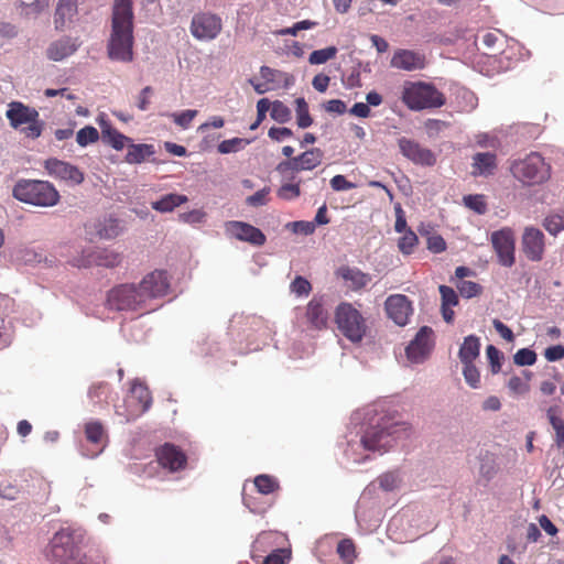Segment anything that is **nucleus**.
<instances>
[{
  "label": "nucleus",
  "instance_id": "f257e3e1",
  "mask_svg": "<svg viewBox=\"0 0 564 564\" xmlns=\"http://www.w3.org/2000/svg\"><path fill=\"white\" fill-rule=\"evenodd\" d=\"M133 2L113 0L111 31L107 43V54L111 61L130 63L133 61Z\"/></svg>",
  "mask_w": 564,
  "mask_h": 564
},
{
  "label": "nucleus",
  "instance_id": "f03ea898",
  "mask_svg": "<svg viewBox=\"0 0 564 564\" xmlns=\"http://www.w3.org/2000/svg\"><path fill=\"white\" fill-rule=\"evenodd\" d=\"M12 196L21 203L36 207H53L61 199L57 188L51 182L28 178H21L14 184Z\"/></svg>",
  "mask_w": 564,
  "mask_h": 564
},
{
  "label": "nucleus",
  "instance_id": "7ed1b4c3",
  "mask_svg": "<svg viewBox=\"0 0 564 564\" xmlns=\"http://www.w3.org/2000/svg\"><path fill=\"white\" fill-rule=\"evenodd\" d=\"M401 99L411 110L440 108L445 105V95L433 84L425 82H405Z\"/></svg>",
  "mask_w": 564,
  "mask_h": 564
},
{
  "label": "nucleus",
  "instance_id": "20e7f679",
  "mask_svg": "<svg viewBox=\"0 0 564 564\" xmlns=\"http://www.w3.org/2000/svg\"><path fill=\"white\" fill-rule=\"evenodd\" d=\"M6 117L10 126L20 131L30 139L41 137L44 129V121L40 119V113L35 108L29 107L21 101H11L8 105Z\"/></svg>",
  "mask_w": 564,
  "mask_h": 564
},
{
  "label": "nucleus",
  "instance_id": "39448f33",
  "mask_svg": "<svg viewBox=\"0 0 564 564\" xmlns=\"http://www.w3.org/2000/svg\"><path fill=\"white\" fill-rule=\"evenodd\" d=\"M335 323L343 336L351 343H360L366 335V319L351 303L338 304L335 310Z\"/></svg>",
  "mask_w": 564,
  "mask_h": 564
},
{
  "label": "nucleus",
  "instance_id": "423d86ee",
  "mask_svg": "<svg viewBox=\"0 0 564 564\" xmlns=\"http://www.w3.org/2000/svg\"><path fill=\"white\" fill-rule=\"evenodd\" d=\"M510 171L517 180L527 185L540 184L550 177V165L536 152L528 154L522 160L514 161Z\"/></svg>",
  "mask_w": 564,
  "mask_h": 564
},
{
  "label": "nucleus",
  "instance_id": "0eeeda50",
  "mask_svg": "<svg viewBox=\"0 0 564 564\" xmlns=\"http://www.w3.org/2000/svg\"><path fill=\"white\" fill-rule=\"evenodd\" d=\"M408 431L405 423H382L369 427L361 437L362 446L368 451H387L393 442Z\"/></svg>",
  "mask_w": 564,
  "mask_h": 564
},
{
  "label": "nucleus",
  "instance_id": "6e6552de",
  "mask_svg": "<svg viewBox=\"0 0 564 564\" xmlns=\"http://www.w3.org/2000/svg\"><path fill=\"white\" fill-rule=\"evenodd\" d=\"M107 302L109 307L116 311L149 310V305L135 283H123L112 288L108 292Z\"/></svg>",
  "mask_w": 564,
  "mask_h": 564
},
{
  "label": "nucleus",
  "instance_id": "1a4fd4ad",
  "mask_svg": "<svg viewBox=\"0 0 564 564\" xmlns=\"http://www.w3.org/2000/svg\"><path fill=\"white\" fill-rule=\"evenodd\" d=\"M52 555L59 564H91L80 552L73 533L68 529L56 532L51 542Z\"/></svg>",
  "mask_w": 564,
  "mask_h": 564
},
{
  "label": "nucleus",
  "instance_id": "9d476101",
  "mask_svg": "<svg viewBox=\"0 0 564 564\" xmlns=\"http://www.w3.org/2000/svg\"><path fill=\"white\" fill-rule=\"evenodd\" d=\"M223 30L221 18L212 12L195 13L191 21L189 31L198 41H213Z\"/></svg>",
  "mask_w": 564,
  "mask_h": 564
},
{
  "label": "nucleus",
  "instance_id": "9b49d317",
  "mask_svg": "<svg viewBox=\"0 0 564 564\" xmlns=\"http://www.w3.org/2000/svg\"><path fill=\"white\" fill-rule=\"evenodd\" d=\"M260 78L262 79V82H259L254 78L249 79L250 85L259 95H263L281 86L288 88L294 83L293 75L279 69L271 68L269 66L260 67Z\"/></svg>",
  "mask_w": 564,
  "mask_h": 564
},
{
  "label": "nucleus",
  "instance_id": "f8f14e48",
  "mask_svg": "<svg viewBox=\"0 0 564 564\" xmlns=\"http://www.w3.org/2000/svg\"><path fill=\"white\" fill-rule=\"evenodd\" d=\"M170 279L165 270H153L143 276L138 284L145 302L161 299L167 295L170 291Z\"/></svg>",
  "mask_w": 564,
  "mask_h": 564
},
{
  "label": "nucleus",
  "instance_id": "ddd939ff",
  "mask_svg": "<svg viewBox=\"0 0 564 564\" xmlns=\"http://www.w3.org/2000/svg\"><path fill=\"white\" fill-rule=\"evenodd\" d=\"M155 458L160 467L170 473H177L187 467V455L172 443H164L155 448Z\"/></svg>",
  "mask_w": 564,
  "mask_h": 564
},
{
  "label": "nucleus",
  "instance_id": "4468645a",
  "mask_svg": "<svg viewBox=\"0 0 564 564\" xmlns=\"http://www.w3.org/2000/svg\"><path fill=\"white\" fill-rule=\"evenodd\" d=\"M43 166L50 176L72 185H79L85 180L84 172L76 165L56 158L45 160Z\"/></svg>",
  "mask_w": 564,
  "mask_h": 564
},
{
  "label": "nucleus",
  "instance_id": "2eb2a0df",
  "mask_svg": "<svg viewBox=\"0 0 564 564\" xmlns=\"http://www.w3.org/2000/svg\"><path fill=\"white\" fill-rule=\"evenodd\" d=\"M401 154L416 165L433 166L436 163L434 152L417 141L402 137L398 140Z\"/></svg>",
  "mask_w": 564,
  "mask_h": 564
},
{
  "label": "nucleus",
  "instance_id": "dca6fc26",
  "mask_svg": "<svg viewBox=\"0 0 564 564\" xmlns=\"http://www.w3.org/2000/svg\"><path fill=\"white\" fill-rule=\"evenodd\" d=\"M491 243L497 252L499 263L512 267L514 263V237L510 228H502L491 235Z\"/></svg>",
  "mask_w": 564,
  "mask_h": 564
},
{
  "label": "nucleus",
  "instance_id": "f3484780",
  "mask_svg": "<svg viewBox=\"0 0 564 564\" xmlns=\"http://www.w3.org/2000/svg\"><path fill=\"white\" fill-rule=\"evenodd\" d=\"M323 152L318 148H313L303 152L301 155L278 164L276 171L285 173L286 171L301 172L311 171L322 163Z\"/></svg>",
  "mask_w": 564,
  "mask_h": 564
},
{
  "label": "nucleus",
  "instance_id": "a211bd4d",
  "mask_svg": "<svg viewBox=\"0 0 564 564\" xmlns=\"http://www.w3.org/2000/svg\"><path fill=\"white\" fill-rule=\"evenodd\" d=\"M121 262V257L119 253L108 250V249H89L84 251L83 258L78 260H74L73 264L80 267H106V268H115L119 265Z\"/></svg>",
  "mask_w": 564,
  "mask_h": 564
},
{
  "label": "nucleus",
  "instance_id": "6ab92c4d",
  "mask_svg": "<svg viewBox=\"0 0 564 564\" xmlns=\"http://www.w3.org/2000/svg\"><path fill=\"white\" fill-rule=\"evenodd\" d=\"M384 308L389 318L397 325L404 326L413 313L412 302L403 294H392L387 297Z\"/></svg>",
  "mask_w": 564,
  "mask_h": 564
},
{
  "label": "nucleus",
  "instance_id": "aec40b11",
  "mask_svg": "<svg viewBox=\"0 0 564 564\" xmlns=\"http://www.w3.org/2000/svg\"><path fill=\"white\" fill-rule=\"evenodd\" d=\"M433 330L429 326H423L417 332L415 338L408 345L405 352L409 360L413 362L423 361L433 348Z\"/></svg>",
  "mask_w": 564,
  "mask_h": 564
},
{
  "label": "nucleus",
  "instance_id": "412c9836",
  "mask_svg": "<svg viewBox=\"0 0 564 564\" xmlns=\"http://www.w3.org/2000/svg\"><path fill=\"white\" fill-rule=\"evenodd\" d=\"M225 229L231 237H235L240 241L249 242L253 246L260 247L265 242V236L259 228L243 221H227L225 224Z\"/></svg>",
  "mask_w": 564,
  "mask_h": 564
},
{
  "label": "nucleus",
  "instance_id": "4be33fe9",
  "mask_svg": "<svg viewBox=\"0 0 564 564\" xmlns=\"http://www.w3.org/2000/svg\"><path fill=\"white\" fill-rule=\"evenodd\" d=\"M521 247L524 256L531 261H541L544 254V234L534 227L524 228Z\"/></svg>",
  "mask_w": 564,
  "mask_h": 564
},
{
  "label": "nucleus",
  "instance_id": "5701e85b",
  "mask_svg": "<svg viewBox=\"0 0 564 564\" xmlns=\"http://www.w3.org/2000/svg\"><path fill=\"white\" fill-rule=\"evenodd\" d=\"M390 65L393 68L406 72L420 70L425 67L426 57L416 51L398 48L392 55Z\"/></svg>",
  "mask_w": 564,
  "mask_h": 564
},
{
  "label": "nucleus",
  "instance_id": "b1692460",
  "mask_svg": "<svg viewBox=\"0 0 564 564\" xmlns=\"http://www.w3.org/2000/svg\"><path fill=\"white\" fill-rule=\"evenodd\" d=\"M335 276L343 280L344 285L351 291H360L371 282V275L356 267L340 265L335 271Z\"/></svg>",
  "mask_w": 564,
  "mask_h": 564
},
{
  "label": "nucleus",
  "instance_id": "393cba45",
  "mask_svg": "<svg viewBox=\"0 0 564 564\" xmlns=\"http://www.w3.org/2000/svg\"><path fill=\"white\" fill-rule=\"evenodd\" d=\"M305 324L310 329L322 330L327 327L328 312L324 307L323 297L314 296L305 308Z\"/></svg>",
  "mask_w": 564,
  "mask_h": 564
},
{
  "label": "nucleus",
  "instance_id": "a878e982",
  "mask_svg": "<svg viewBox=\"0 0 564 564\" xmlns=\"http://www.w3.org/2000/svg\"><path fill=\"white\" fill-rule=\"evenodd\" d=\"M78 47L79 43L76 39L62 37L48 45L46 56L52 61L58 62L74 54Z\"/></svg>",
  "mask_w": 564,
  "mask_h": 564
},
{
  "label": "nucleus",
  "instance_id": "bb28decb",
  "mask_svg": "<svg viewBox=\"0 0 564 564\" xmlns=\"http://www.w3.org/2000/svg\"><path fill=\"white\" fill-rule=\"evenodd\" d=\"M78 10V0H58L55 10V29L63 30L68 21H70Z\"/></svg>",
  "mask_w": 564,
  "mask_h": 564
},
{
  "label": "nucleus",
  "instance_id": "cd10ccee",
  "mask_svg": "<svg viewBox=\"0 0 564 564\" xmlns=\"http://www.w3.org/2000/svg\"><path fill=\"white\" fill-rule=\"evenodd\" d=\"M497 169V156L495 153H476L473 158L474 175H491Z\"/></svg>",
  "mask_w": 564,
  "mask_h": 564
},
{
  "label": "nucleus",
  "instance_id": "c85d7f7f",
  "mask_svg": "<svg viewBox=\"0 0 564 564\" xmlns=\"http://www.w3.org/2000/svg\"><path fill=\"white\" fill-rule=\"evenodd\" d=\"M85 435L88 442L100 445V448L94 454H99L108 442L107 432L99 421H90L85 424Z\"/></svg>",
  "mask_w": 564,
  "mask_h": 564
},
{
  "label": "nucleus",
  "instance_id": "c756f323",
  "mask_svg": "<svg viewBox=\"0 0 564 564\" xmlns=\"http://www.w3.org/2000/svg\"><path fill=\"white\" fill-rule=\"evenodd\" d=\"M480 352V341L479 338L475 335H469L465 337L464 343L462 344L458 357L462 364H470L474 362Z\"/></svg>",
  "mask_w": 564,
  "mask_h": 564
},
{
  "label": "nucleus",
  "instance_id": "7c9ffc66",
  "mask_svg": "<svg viewBox=\"0 0 564 564\" xmlns=\"http://www.w3.org/2000/svg\"><path fill=\"white\" fill-rule=\"evenodd\" d=\"M130 399L138 402V411L140 413L148 411L152 402L151 392L148 387L137 380L131 384Z\"/></svg>",
  "mask_w": 564,
  "mask_h": 564
},
{
  "label": "nucleus",
  "instance_id": "2f4dec72",
  "mask_svg": "<svg viewBox=\"0 0 564 564\" xmlns=\"http://www.w3.org/2000/svg\"><path fill=\"white\" fill-rule=\"evenodd\" d=\"M187 200L188 198L185 195L171 193L162 196L155 202H152L151 207L160 213H170Z\"/></svg>",
  "mask_w": 564,
  "mask_h": 564
},
{
  "label": "nucleus",
  "instance_id": "473e14b6",
  "mask_svg": "<svg viewBox=\"0 0 564 564\" xmlns=\"http://www.w3.org/2000/svg\"><path fill=\"white\" fill-rule=\"evenodd\" d=\"M102 138L116 150H122L131 140L106 121H100Z\"/></svg>",
  "mask_w": 564,
  "mask_h": 564
},
{
  "label": "nucleus",
  "instance_id": "72a5a7b5",
  "mask_svg": "<svg viewBox=\"0 0 564 564\" xmlns=\"http://www.w3.org/2000/svg\"><path fill=\"white\" fill-rule=\"evenodd\" d=\"M155 153L152 144H130L126 154V162L129 164H140Z\"/></svg>",
  "mask_w": 564,
  "mask_h": 564
},
{
  "label": "nucleus",
  "instance_id": "f704fd0d",
  "mask_svg": "<svg viewBox=\"0 0 564 564\" xmlns=\"http://www.w3.org/2000/svg\"><path fill=\"white\" fill-rule=\"evenodd\" d=\"M498 464L492 454L487 453L480 459L479 475L487 482L494 479L498 473Z\"/></svg>",
  "mask_w": 564,
  "mask_h": 564
},
{
  "label": "nucleus",
  "instance_id": "c9c22d12",
  "mask_svg": "<svg viewBox=\"0 0 564 564\" xmlns=\"http://www.w3.org/2000/svg\"><path fill=\"white\" fill-rule=\"evenodd\" d=\"M296 123L300 128L305 129L313 124V118L308 111V105L303 97L295 99Z\"/></svg>",
  "mask_w": 564,
  "mask_h": 564
},
{
  "label": "nucleus",
  "instance_id": "e433bc0d",
  "mask_svg": "<svg viewBox=\"0 0 564 564\" xmlns=\"http://www.w3.org/2000/svg\"><path fill=\"white\" fill-rule=\"evenodd\" d=\"M253 482L257 490L262 495H270L280 489V485L276 478L270 475H259L254 478Z\"/></svg>",
  "mask_w": 564,
  "mask_h": 564
},
{
  "label": "nucleus",
  "instance_id": "4c0bfd02",
  "mask_svg": "<svg viewBox=\"0 0 564 564\" xmlns=\"http://www.w3.org/2000/svg\"><path fill=\"white\" fill-rule=\"evenodd\" d=\"M525 379L518 376H512L508 381V388L514 395H523L529 392L532 372L524 371Z\"/></svg>",
  "mask_w": 564,
  "mask_h": 564
},
{
  "label": "nucleus",
  "instance_id": "58836bf2",
  "mask_svg": "<svg viewBox=\"0 0 564 564\" xmlns=\"http://www.w3.org/2000/svg\"><path fill=\"white\" fill-rule=\"evenodd\" d=\"M270 116L273 120L279 123H285L291 120V110L280 100H274L271 102V112Z\"/></svg>",
  "mask_w": 564,
  "mask_h": 564
},
{
  "label": "nucleus",
  "instance_id": "ea45409f",
  "mask_svg": "<svg viewBox=\"0 0 564 564\" xmlns=\"http://www.w3.org/2000/svg\"><path fill=\"white\" fill-rule=\"evenodd\" d=\"M336 54H337V48L335 46H328L326 48L316 50L310 54L308 62L312 65L324 64L327 61L334 58L336 56Z\"/></svg>",
  "mask_w": 564,
  "mask_h": 564
},
{
  "label": "nucleus",
  "instance_id": "a19ab883",
  "mask_svg": "<svg viewBox=\"0 0 564 564\" xmlns=\"http://www.w3.org/2000/svg\"><path fill=\"white\" fill-rule=\"evenodd\" d=\"M99 139L98 130L91 126L82 128L76 134V141L80 147H86Z\"/></svg>",
  "mask_w": 564,
  "mask_h": 564
},
{
  "label": "nucleus",
  "instance_id": "79ce46f5",
  "mask_svg": "<svg viewBox=\"0 0 564 564\" xmlns=\"http://www.w3.org/2000/svg\"><path fill=\"white\" fill-rule=\"evenodd\" d=\"M110 392V387L107 382H97L91 384L88 391V397L95 403L105 401L107 402V397Z\"/></svg>",
  "mask_w": 564,
  "mask_h": 564
},
{
  "label": "nucleus",
  "instance_id": "37998d69",
  "mask_svg": "<svg viewBox=\"0 0 564 564\" xmlns=\"http://www.w3.org/2000/svg\"><path fill=\"white\" fill-rule=\"evenodd\" d=\"M464 203L466 207L473 209L479 215H482L487 212V204L484 195L476 194L464 196Z\"/></svg>",
  "mask_w": 564,
  "mask_h": 564
},
{
  "label": "nucleus",
  "instance_id": "c03bdc74",
  "mask_svg": "<svg viewBox=\"0 0 564 564\" xmlns=\"http://www.w3.org/2000/svg\"><path fill=\"white\" fill-rule=\"evenodd\" d=\"M291 550L276 549L262 561V564H286L291 560Z\"/></svg>",
  "mask_w": 564,
  "mask_h": 564
},
{
  "label": "nucleus",
  "instance_id": "a18cd8bd",
  "mask_svg": "<svg viewBox=\"0 0 564 564\" xmlns=\"http://www.w3.org/2000/svg\"><path fill=\"white\" fill-rule=\"evenodd\" d=\"M543 226L551 235H557L564 229V215H549L544 219Z\"/></svg>",
  "mask_w": 564,
  "mask_h": 564
},
{
  "label": "nucleus",
  "instance_id": "49530a36",
  "mask_svg": "<svg viewBox=\"0 0 564 564\" xmlns=\"http://www.w3.org/2000/svg\"><path fill=\"white\" fill-rule=\"evenodd\" d=\"M457 289L459 291V294L466 299L477 296L482 291V288L480 284L473 282V281H466V280H462L457 284Z\"/></svg>",
  "mask_w": 564,
  "mask_h": 564
},
{
  "label": "nucleus",
  "instance_id": "de8ad7c7",
  "mask_svg": "<svg viewBox=\"0 0 564 564\" xmlns=\"http://www.w3.org/2000/svg\"><path fill=\"white\" fill-rule=\"evenodd\" d=\"M417 243V236L412 230H408L404 235L399 239L398 247L400 251L404 254H410L413 251V248Z\"/></svg>",
  "mask_w": 564,
  "mask_h": 564
},
{
  "label": "nucleus",
  "instance_id": "09e8293b",
  "mask_svg": "<svg viewBox=\"0 0 564 564\" xmlns=\"http://www.w3.org/2000/svg\"><path fill=\"white\" fill-rule=\"evenodd\" d=\"M463 365V376L465 378V381L474 389L479 388L480 373L478 369L475 367L474 362Z\"/></svg>",
  "mask_w": 564,
  "mask_h": 564
},
{
  "label": "nucleus",
  "instance_id": "8fccbe9b",
  "mask_svg": "<svg viewBox=\"0 0 564 564\" xmlns=\"http://www.w3.org/2000/svg\"><path fill=\"white\" fill-rule=\"evenodd\" d=\"M290 290L297 296L308 295L312 291V284L310 281L301 275L295 276L291 282Z\"/></svg>",
  "mask_w": 564,
  "mask_h": 564
},
{
  "label": "nucleus",
  "instance_id": "3c124183",
  "mask_svg": "<svg viewBox=\"0 0 564 564\" xmlns=\"http://www.w3.org/2000/svg\"><path fill=\"white\" fill-rule=\"evenodd\" d=\"M337 553L346 563H351L356 556L354 542L349 539L341 540L337 545Z\"/></svg>",
  "mask_w": 564,
  "mask_h": 564
},
{
  "label": "nucleus",
  "instance_id": "603ef678",
  "mask_svg": "<svg viewBox=\"0 0 564 564\" xmlns=\"http://www.w3.org/2000/svg\"><path fill=\"white\" fill-rule=\"evenodd\" d=\"M513 360L518 366H532L536 361V354L529 348H521L514 354Z\"/></svg>",
  "mask_w": 564,
  "mask_h": 564
},
{
  "label": "nucleus",
  "instance_id": "864d4df0",
  "mask_svg": "<svg viewBox=\"0 0 564 564\" xmlns=\"http://www.w3.org/2000/svg\"><path fill=\"white\" fill-rule=\"evenodd\" d=\"M279 198L283 200H292L301 195L300 184H283L276 192Z\"/></svg>",
  "mask_w": 564,
  "mask_h": 564
},
{
  "label": "nucleus",
  "instance_id": "5fc2aeb1",
  "mask_svg": "<svg viewBox=\"0 0 564 564\" xmlns=\"http://www.w3.org/2000/svg\"><path fill=\"white\" fill-rule=\"evenodd\" d=\"M438 290L442 299L441 306L454 307L458 304V295L454 289L447 285H441Z\"/></svg>",
  "mask_w": 564,
  "mask_h": 564
},
{
  "label": "nucleus",
  "instance_id": "6e6d98bb",
  "mask_svg": "<svg viewBox=\"0 0 564 564\" xmlns=\"http://www.w3.org/2000/svg\"><path fill=\"white\" fill-rule=\"evenodd\" d=\"M197 113V110L187 109L178 113H173L172 118L175 124L182 127L183 129H187Z\"/></svg>",
  "mask_w": 564,
  "mask_h": 564
},
{
  "label": "nucleus",
  "instance_id": "4d7b16f0",
  "mask_svg": "<svg viewBox=\"0 0 564 564\" xmlns=\"http://www.w3.org/2000/svg\"><path fill=\"white\" fill-rule=\"evenodd\" d=\"M486 354L490 364L491 372L498 373L501 370V352L495 346L489 345L486 349Z\"/></svg>",
  "mask_w": 564,
  "mask_h": 564
},
{
  "label": "nucleus",
  "instance_id": "13d9d810",
  "mask_svg": "<svg viewBox=\"0 0 564 564\" xmlns=\"http://www.w3.org/2000/svg\"><path fill=\"white\" fill-rule=\"evenodd\" d=\"M180 220L189 224V225H196L200 224L206 218V213L200 209H193L191 212L182 213L180 214Z\"/></svg>",
  "mask_w": 564,
  "mask_h": 564
},
{
  "label": "nucleus",
  "instance_id": "bf43d9fd",
  "mask_svg": "<svg viewBox=\"0 0 564 564\" xmlns=\"http://www.w3.org/2000/svg\"><path fill=\"white\" fill-rule=\"evenodd\" d=\"M270 194L269 187H263L257 191L254 194L247 197V204L253 207L263 206L268 203V196Z\"/></svg>",
  "mask_w": 564,
  "mask_h": 564
},
{
  "label": "nucleus",
  "instance_id": "052dcab7",
  "mask_svg": "<svg viewBox=\"0 0 564 564\" xmlns=\"http://www.w3.org/2000/svg\"><path fill=\"white\" fill-rule=\"evenodd\" d=\"M294 234H302L305 236L312 235L315 231V223L313 221H293L288 224Z\"/></svg>",
  "mask_w": 564,
  "mask_h": 564
},
{
  "label": "nucleus",
  "instance_id": "680f3d73",
  "mask_svg": "<svg viewBox=\"0 0 564 564\" xmlns=\"http://www.w3.org/2000/svg\"><path fill=\"white\" fill-rule=\"evenodd\" d=\"M242 143H243V140L240 138H232L229 140H224L218 144V152L221 154L237 152L241 148Z\"/></svg>",
  "mask_w": 564,
  "mask_h": 564
},
{
  "label": "nucleus",
  "instance_id": "e2e57ef3",
  "mask_svg": "<svg viewBox=\"0 0 564 564\" xmlns=\"http://www.w3.org/2000/svg\"><path fill=\"white\" fill-rule=\"evenodd\" d=\"M268 135L272 141L282 142L285 139L293 137V131L286 127H272L269 129Z\"/></svg>",
  "mask_w": 564,
  "mask_h": 564
},
{
  "label": "nucleus",
  "instance_id": "0e129e2a",
  "mask_svg": "<svg viewBox=\"0 0 564 564\" xmlns=\"http://www.w3.org/2000/svg\"><path fill=\"white\" fill-rule=\"evenodd\" d=\"M120 232V226L118 219H109L99 230V235L104 238H115Z\"/></svg>",
  "mask_w": 564,
  "mask_h": 564
},
{
  "label": "nucleus",
  "instance_id": "69168bd1",
  "mask_svg": "<svg viewBox=\"0 0 564 564\" xmlns=\"http://www.w3.org/2000/svg\"><path fill=\"white\" fill-rule=\"evenodd\" d=\"M330 186L334 191H348L356 187V184L349 182L344 175L337 174L332 177Z\"/></svg>",
  "mask_w": 564,
  "mask_h": 564
},
{
  "label": "nucleus",
  "instance_id": "338daca9",
  "mask_svg": "<svg viewBox=\"0 0 564 564\" xmlns=\"http://www.w3.org/2000/svg\"><path fill=\"white\" fill-rule=\"evenodd\" d=\"M378 481L382 489L389 491L393 490L398 486L399 478L394 473H386L378 478Z\"/></svg>",
  "mask_w": 564,
  "mask_h": 564
},
{
  "label": "nucleus",
  "instance_id": "774afa93",
  "mask_svg": "<svg viewBox=\"0 0 564 564\" xmlns=\"http://www.w3.org/2000/svg\"><path fill=\"white\" fill-rule=\"evenodd\" d=\"M544 356L549 361L561 360L562 358H564V346H562V345L551 346L545 349Z\"/></svg>",
  "mask_w": 564,
  "mask_h": 564
}]
</instances>
